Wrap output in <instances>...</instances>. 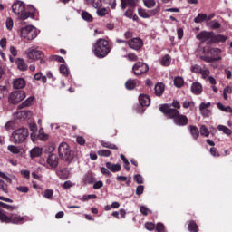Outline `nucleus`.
<instances>
[{
    "mask_svg": "<svg viewBox=\"0 0 232 232\" xmlns=\"http://www.w3.org/2000/svg\"><path fill=\"white\" fill-rule=\"evenodd\" d=\"M218 130L225 133V135H232L231 129L227 128V126L218 125Z\"/></svg>",
    "mask_w": 232,
    "mask_h": 232,
    "instance_id": "31",
    "label": "nucleus"
},
{
    "mask_svg": "<svg viewBox=\"0 0 232 232\" xmlns=\"http://www.w3.org/2000/svg\"><path fill=\"white\" fill-rule=\"evenodd\" d=\"M12 11L14 12V14L18 15V19H20L21 21H24L28 19V17H31V19H34L35 17L33 13L25 11L24 3L21 1H18L12 5Z\"/></svg>",
    "mask_w": 232,
    "mask_h": 232,
    "instance_id": "3",
    "label": "nucleus"
},
{
    "mask_svg": "<svg viewBox=\"0 0 232 232\" xmlns=\"http://www.w3.org/2000/svg\"><path fill=\"white\" fill-rule=\"evenodd\" d=\"M134 180L137 184H144V178L140 176V174H137L134 176Z\"/></svg>",
    "mask_w": 232,
    "mask_h": 232,
    "instance_id": "57",
    "label": "nucleus"
},
{
    "mask_svg": "<svg viewBox=\"0 0 232 232\" xmlns=\"http://www.w3.org/2000/svg\"><path fill=\"white\" fill-rule=\"evenodd\" d=\"M191 92L194 95H200V93H202V84L198 82L192 83Z\"/></svg>",
    "mask_w": 232,
    "mask_h": 232,
    "instance_id": "18",
    "label": "nucleus"
},
{
    "mask_svg": "<svg viewBox=\"0 0 232 232\" xmlns=\"http://www.w3.org/2000/svg\"><path fill=\"white\" fill-rule=\"evenodd\" d=\"M42 154H43V148L41 147H34L30 150L31 159L41 157Z\"/></svg>",
    "mask_w": 232,
    "mask_h": 232,
    "instance_id": "20",
    "label": "nucleus"
},
{
    "mask_svg": "<svg viewBox=\"0 0 232 232\" xmlns=\"http://www.w3.org/2000/svg\"><path fill=\"white\" fill-rule=\"evenodd\" d=\"M132 70H133L134 75H143V73L148 72V71L150 70V67L145 63L138 62L133 65Z\"/></svg>",
    "mask_w": 232,
    "mask_h": 232,
    "instance_id": "10",
    "label": "nucleus"
},
{
    "mask_svg": "<svg viewBox=\"0 0 232 232\" xmlns=\"http://www.w3.org/2000/svg\"><path fill=\"white\" fill-rule=\"evenodd\" d=\"M125 86L127 90H133L137 84L135 83L134 80L130 79L126 82Z\"/></svg>",
    "mask_w": 232,
    "mask_h": 232,
    "instance_id": "42",
    "label": "nucleus"
},
{
    "mask_svg": "<svg viewBox=\"0 0 232 232\" xmlns=\"http://www.w3.org/2000/svg\"><path fill=\"white\" fill-rule=\"evenodd\" d=\"M26 86V81L24 78H17L13 82L14 90H21Z\"/></svg>",
    "mask_w": 232,
    "mask_h": 232,
    "instance_id": "16",
    "label": "nucleus"
},
{
    "mask_svg": "<svg viewBox=\"0 0 232 232\" xmlns=\"http://www.w3.org/2000/svg\"><path fill=\"white\" fill-rule=\"evenodd\" d=\"M209 151L212 157H220V153L218 152V150L217 148L212 147L210 148Z\"/></svg>",
    "mask_w": 232,
    "mask_h": 232,
    "instance_id": "56",
    "label": "nucleus"
},
{
    "mask_svg": "<svg viewBox=\"0 0 232 232\" xmlns=\"http://www.w3.org/2000/svg\"><path fill=\"white\" fill-rule=\"evenodd\" d=\"M126 6H135V0H121L122 10H126Z\"/></svg>",
    "mask_w": 232,
    "mask_h": 232,
    "instance_id": "29",
    "label": "nucleus"
},
{
    "mask_svg": "<svg viewBox=\"0 0 232 232\" xmlns=\"http://www.w3.org/2000/svg\"><path fill=\"white\" fill-rule=\"evenodd\" d=\"M21 37L25 41H34L37 37V29L33 25H27L21 29Z\"/></svg>",
    "mask_w": 232,
    "mask_h": 232,
    "instance_id": "7",
    "label": "nucleus"
},
{
    "mask_svg": "<svg viewBox=\"0 0 232 232\" xmlns=\"http://www.w3.org/2000/svg\"><path fill=\"white\" fill-rule=\"evenodd\" d=\"M156 230L158 232H166L165 227H164V224L158 223L157 226H156Z\"/></svg>",
    "mask_w": 232,
    "mask_h": 232,
    "instance_id": "63",
    "label": "nucleus"
},
{
    "mask_svg": "<svg viewBox=\"0 0 232 232\" xmlns=\"http://www.w3.org/2000/svg\"><path fill=\"white\" fill-rule=\"evenodd\" d=\"M107 169H111L113 173H117V171H121V164H111V162L106 163Z\"/></svg>",
    "mask_w": 232,
    "mask_h": 232,
    "instance_id": "23",
    "label": "nucleus"
},
{
    "mask_svg": "<svg viewBox=\"0 0 232 232\" xmlns=\"http://www.w3.org/2000/svg\"><path fill=\"white\" fill-rule=\"evenodd\" d=\"M28 130L24 127L18 128L14 130L12 134L10 140L14 144H23L26 139H28Z\"/></svg>",
    "mask_w": 232,
    "mask_h": 232,
    "instance_id": "4",
    "label": "nucleus"
},
{
    "mask_svg": "<svg viewBox=\"0 0 232 232\" xmlns=\"http://www.w3.org/2000/svg\"><path fill=\"white\" fill-rule=\"evenodd\" d=\"M174 124H176L177 126H187L188 117L179 113L178 117L175 118Z\"/></svg>",
    "mask_w": 232,
    "mask_h": 232,
    "instance_id": "15",
    "label": "nucleus"
},
{
    "mask_svg": "<svg viewBox=\"0 0 232 232\" xmlns=\"http://www.w3.org/2000/svg\"><path fill=\"white\" fill-rule=\"evenodd\" d=\"M217 106L218 108V110H220V111H225V113H232V108L231 106H225L224 104H222L221 102H218Z\"/></svg>",
    "mask_w": 232,
    "mask_h": 232,
    "instance_id": "26",
    "label": "nucleus"
},
{
    "mask_svg": "<svg viewBox=\"0 0 232 232\" xmlns=\"http://www.w3.org/2000/svg\"><path fill=\"white\" fill-rule=\"evenodd\" d=\"M81 15L83 21H87L88 23H92L93 21V16H92V14L86 11H82Z\"/></svg>",
    "mask_w": 232,
    "mask_h": 232,
    "instance_id": "30",
    "label": "nucleus"
},
{
    "mask_svg": "<svg viewBox=\"0 0 232 232\" xmlns=\"http://www.w3.org/2000/svg\"><path fill=\"white\" fill-rule=\"evenodd\" d=\"M8 151H10L11 153H14V155H19V153L21 152V150H19V148H17L14 145H9L7 147Z\"/></svg>",
    "mask_w": 232,
    "mask_h": 232,
    "instance_id": "41",
    "label": "nucleus"
},
{
    "mask_svg": "<svg viewBox=\"0 0 232 232\" xmlns=\"http://www.w3.org/2000/svg\"><path fill=\"white\" fill-rule=\"evenodd\" d=\"M15 122L14 121H7L5 125V130H6V131H10V130H14V126Z\"/></svg>",
    "mask_w": 232,
    "mask_h": 232,
    "instance_id": "53",
    "label": "nucleus"
},
{
    "mask_svg": "<svg viewBox=\"0 0 232 232\" xmlns=\"http://www.w3.org/2000/svg\"><path fill=\"white\" fill-rule=\"evenodd\" d=\"M8 94V87L5 85H0V100L5 99Z\"/></svg>",
    "mask_w": 232,
    "mask_h": 232,
    "instance_id": "37",
    "label": "nucleus"
},
{
    "mask_svg": "<svg viewBox=\"0 0 232 232\" xmlns=\"http://www.w3.org/2000/svg\"><path fill=\"white\" fill-rule=\"evenodd\" d=\"M97 154L100 157H110V155H111V151L109 150H100L97 151Z\"/></svg>",
    "mask_w": 232,
    "mask_h": 232,
    "instance_id": "43",
    "label": "nucleus"
},
{
    "mask_svg": "<svg viewBox=\"0 0 232 232\" xmlns=\"http://www.w3.org/2000/svg\"><path fill=\"white\" fill-rule=\"evenodd\" d=\"M140 213L142 214V215H145V216H148V215H150V213H151V210H150L147 207H145V206H141L140 208Z\"/></svg>",
    "mask_w": 232,
    "mask_h": 232,
    "instance_id": "55",
    "label": "nucleus"
},
{
    "mask_svg": "<svg viewBox=\"0 0 232 232\" xmlns=\"http://www.w3.org/2000/svg\"><path fill=\"white\" fill-rule=\"evenodd\" d=\"M165 86L164 83L162 82H159L158 84L155 85V95H157V97H160L163 93H164V90H165Z\"/></svg>",
    "mask_w": 232,
    "mask_h": 232,
    "instance_id": "22",
    "label": "nucleus"
},
{
    "mask_svg": "<svg viewBox=\"0 0 232 232\" xmlns=\"http://www.w3.org/2000/svg\"><path fill=\"white\" fill-rule=\"evenodd\" d=\"M139 101L140 104H141L142 106H150V104L151 103V99H150V96L144 94L140 95Z\"/></svg>",
    "mask_w": 232,
    "mask_h": 232,
    "instance_id": "21",
    "label": "nucleus"
},
{
    "mask_svg": "<svg viewBox=\"0 0 232 232\" xmlns=\"http://www.w3.org/2000/svg\"><path fill=\"white\" fill-rule=\"evenodd\" d=\"M59 157L63 160H72V150H70V146L66 142H62L58 147Z\"/></svg>",
    "mask_w": 232,
    "mask_h": 232,
    "instance_id": "8",
    "label": "nucleus"
},
{
    "mask_svg": "<svg viewBox=\"0 0 232 232\" xmlns=\"http://www.w3.org/2000/svg\"><path fill=\"white\" fill-rule=\"evenodd\" d=\"M38 139L39 140H46L48 139V134L44 133V131H43V130H39V134H38Z\"/></svg>",
    "mask_w": 232,
    "mask_h": 232,
    "instance_id": "49",
    "label": "nucleus"
},
{
    "mask_svg": "<svg viewBox=\"0 0 232 232\" xmlns=\"http://www.w3.org/2000/svg\"><path fill=\"white\" fill-rule=\"evenodd\" d=\"M97 15L100 17H104V15H108V9L102 8L97 11Z\"/></svg>",
    "mask_w": 232,
    "mask_h": 232,
    "instance_id": "54",
    "label": "nucleus"
},
{
    "mask_svg": "<svg viewBox=\"0 0 232 232\" xmlns=\"http://www.w3.org/2000/svg\"><path fill=\"white\" fill-rule=\"evenodd\" d=\"M32 111H20L16 113L17 119H20L21 121H26V119L32 118Z\"/></svg>",
    "mask_w": 232,
    "mask_h": 232,
    "instance_id": "17",
    "label": "nucleus"
},
{
    "mask_svg": "<svg viewBox=\"0 0 232 232\" xmlns=\"http://www.w3.org/2000/svg\"><path fill=\"white\" fill-rule=\"evenodd\" d=\"M143 3L146 8H153V6L157 5V2L155 0H143Z\"/></svg>",
    "mask_w": 232,
    "mask_h": 232,
    "instance_id": "44",
    "label": "nucleus"
},
{
    "mask_svg": "<svg viewBox=\"0 0 232 232\" xmlns=\"http://www.w3.org/2000/svg\"><path fill=\"white\" fill-rule=\"evenodd\" d=\"M213 32H207L203 31L197 34L196 38L198 39V41H201V43H206V41H209V39H213Z\"/></svg>",
    "mask_w": 232,
    "mask_h": 232,
    "instance_id": "14",
    "label": "nucleus"
},
{
    "mask_svg": "<svg viewBox=\"0 0 232 232\" xmlns=\"http://www.w3.org/2000/svg\"><path fill=\"white\" fill-rule=\"evenodd\" d=\"M24 99H26V93L24 91L13 92L9 96V101L13 103L21 102V101H24Z\"/></svg>",
    "mask_w": 232,
    "mask_h": 232,
    "instance_id": "11",
    "label": "nucleus"
},
{
    "mask_svg": "<svg viewBox=\"0 0 232 232\" xmlns=\"http://www.w3.org/2000/svg\"><path fill=\"white\" fill-rule=\"evenodd\" d=\"M16 64L18 69L21 70V72H26L28 70V65L26 64V62H24L23 59L19 58L16 61Z\"/></svg>",
    "mask_w": 232,
    "mask_h": 232,
    "instance_id": "25",
    "label": "nucleus"
},
{
    "mask_svg": "<svg viewBox=\"0 0 232 232\" xmlns=\"http://www.w3.org/2000/svg\"><path fill=\"white\" fill-rule=\"evenodd\" d=\"M84 182L85 184H93V182H95V177H93V174H86L84 178Z\"/></svg>",
    "mask_w": 232,
    "mask_h": 232,
    "instance_id": "34",
    "label": "nucleus"
},
{
    "mask_svg": "<svg viewBox=\"0 0 232 232\" xmlns=\"http://www.w3.org/2000/svg\"><path fill=\"white\" fill-rule=\"evenodd\" d=\"M202 53H208V55H202L200 56V59L202 61H205V63H215V61H222V56H220V53H222V50L220 48H203Z\"/></svg>",
    "mask_w": 232,
    "mask_h": 232,
    "instance_id": "1",
    "label": "nucleus"
},
{
    "mask_svg": "<svg viewBox=\"0 0 232 232\" xmlns=\"http://www.w3.org/2000/svg\"><path fill=\"white\" fill-rule=\"evenodd\" d=\"M213 38H214L215 43H226V41H227V37H226L225 35H222V34H218L216 36L214 34Z\"/></svg>",
    "mask_w": 232,
    "mask_h": 232,
    "instance_id": "38",
    "label": "nucleus"
},
{
    "mask_svg": "<svg viewBox=\"0 0 232 232\" xmlns=\"http://www.w3.org/2000/svg\"><path fill=\"white\" fill-rule=\"evenodd\" d=\"M44 198H47L48 200H50L52 197H53V189H46L44 192Z\"/></svg>",
    "mask_w": 232,
    "mask_h": 232,
    "instance_id": "46",
    "label": "nucleus"
},
{
    "mask_svg": "<svg viewBox=\"0 0 232 232\" xmlns=\"http://www.w3.org/2000/svg\"><path fill=\"white\" fill-rule=\"evenodd\" d=\"M97 198V196L95 194H92V195H84L81 200L82 202H86V200H92V199H95Z\"/></svg>",
    "mask_w": 232,
    "mask_h": 232,
    "instance_id": "48",
    "label": "nucleus"
},
{
    "mask_svg": "<svg viewBox=\"0 0 232 232\" xmlns=\"http://www.w3.org/2000/svg\"><path fill=\"white\" fill-rule=\"evenodd\" d=\"M208 14H198V16L194 18V23H203V21H207Z\"/></svg>",
    "mask_w": 232,
    "mask_h": 232,
    "instance_id": "35",
    "label": "nucleus"
},
{
    "mask_svg": "<svg viewBox=\"0 0 232 232\" xmlns=\"http://www.w3.org/2000/svg\"><path fill=\"white\" fill-rule=\"evenodd\" d=\"M94 54L100 59H104L110 53V44L105 39L100 38L94 45Z\"/></svg>",
    "mask_w": 232,
    "mask_h": 232,
    "instance_id": "2",
    "label": "nucleus"
},
{
    "mask_svg": "<svg viewBox=\"0 0 232 232\" xmlns=\"http://www.w3.org/2000/svg\"><path fill=\"white\" fill-rule=\"evenodd\" d=\"M208 24L212 30H218V28H220V23L215 20L211 21Z\"/></svg>",
    "mask_w": 232,
    "mask_h": 232,
    "instance_id": "47",
    "label": "nucleus"
},
{
    "mask_svg": "<svg viewBox=\"0 0 232 232\" xmlns=\"http://www.w3.org/2000/svg\"><path fill=\"white\" fill-rule=\"evenodd\" d=\"M25 55L29 61H40V64H45L44 53L36 47H29L25 51Z\"/></svg>",
    "mask_w": 232,
    "mask_h": 232,
    "instance_id": "5",
    "label": "nucleus"
},
{
    "mask_svg": "<svg viewBox=\"0 0 232 232\" xmlns=\"http://www.w3.org/2000/svg\"><path fill=\"white\" fill-rule=\"evenodd\" d=\"M189 130L191 136L195 140H197V139H198V137L200 136V130H198V128L195 125H190Z\"/></svg>",
    "mask_w": 232,
    "mask_h": 232,
    "instance_id": "24",
    "label": "nucleus"
},
{
    "mask_svg": "<svg viewBox=\"0 0 232 232\" xmlns=\"http://www.w3.org/2000/svg\"><path fill=\"white\" fill-rule=\"evenodd\" d=\"M5 24L7 30H12L14 28V20H12V18H7Z\"/></svg>",
    "mask_w": 232,
    "mask_h": 232,
    "instance_id": "58",
    "label": "nucleus"
},
{
    "mask_svg": "<svg viewBox=\"0 0 232 232\" xmlns=\"http://www.w3.org/2000/svg\"><path fill=\"white\" fill-rule=\"evenodd\" d=\"M188 229L189 232H198V225L193 220H190L188 225Z\"/></svg>",
    "mask_w": 232,
    "mask_h": 232,
    "instance_id": "27",
    "label": "nucleus"
},
{
    "mask_svg": "<svg viewBox=\"0 0 232 232\" xmlns=\"http://www.w3.org/2000/svg\"><path fill=\"white\" fill-rule=\"evenodd\" d=\"M34 97L27 98L21 105L20 108H26L28 106H32V103L34 102Z\"/></svg>",
    "mask_w": 232,
    "mask_h": 232,
    "instance_id": "40",
    "label": "nucleus"
},
{
    "mask_svg": "<svg viewBox=\"0 0 232 232\" xmlns=\"http://www.w3.org/2000/svg\"><path fill=\"white\" fill-rule=\"evenodd\" d=\"M17 191H19L20 193H28V191H30V189L28 188V187L26 186H19L16 187Z\"/></svg>",
    "mask_w": 232,
    "mask_h": 232,
    "instance_id": "60",
    "label": "nucleus"
},
{
    "mask_svg": "<svg viewBox=\"0 0 232 232\" xmlns=\"http://www.w3.org/2000/svg\"><path fill=\"white\" fill-rule=\"evenodd\" d=\"M0 189L3 190L4 193H8V185H6L3 179H0Z\"/></svg>",
    "mask_w": 232,
    "mask_h": 232,
    "instance_id": "51",
    "label": "nucleus"
},
{
    "mask_svg": "<svg viewBox=\"0 0 232 232\" xmlns=\"http://www.w3.org/2000/svg\"><path fill=\"white\" fill-rule=\"evenodd\" d=\"M201 75H202V79H208V77H209V70L208 69H201Z\"/></svg>",
    "mask_w": 232,
    "mask_h": 232,
    "instance_id": "61",
    "label": "nucleus"
},
{
    "mask_svg": "<svg viewBox=\"0 0 232 232\" xmlns=\"http://www.w3.org/2000/svg\"><path fill=\"white\" fill-rule=\"evenodd\" d=\"M138 14L140 17H142L143 19H150V11H146L142 8L138 10Z\"/></svg>",
    "mask_w": 232,
    "mask_h": 232,
    "instance_id": "36",
    "label": "nucleus"
},
{
    "mask_svg": "<svg viewBox=\"0 0 232 232\" xmlns=\"http://www.w3.org/2000/svg\"><path fill=\"white\" fill-rule=\"evenodd\" d=\"M174 85L176 88H182L184 86V78L178 76L174 79Z\"/></svg>",
    "mask_w": 232,
    "mask_h": 232,
    "instance_id": "32",
    "label": "nucleus"
},
{
    "mask_svg": "<svg viewBox=\"0 0 232 232\" xmlns=\"http://www.w3.org/2000/svg\"><path fill=\"white\" fill-rule=\"evenodd\" d=\"M21 175H23V177L24 179H27V180H30V172H29V170H26V169L21 170Z\"/></svg>",
    "mask_w": 232,
    "mask_h": 232,
    "instance_id": "64",
    "label": "nucleus"
},
{
    "mask_svg": "<svg viewBox=\"0 0 232 232\" xmlns=\"http://www.w3.org/2000/svg\"><path fill=\"white\" fill-rule=\"evenodd\" d=\"M56 175L59 177V179H61L62 180H66L68 179H70V170H68L67 169H63L61 170H58L56 172Z\"/></svg>",
    "mask_w": 232,
    "mask_h": 232,
    "instance_id": "19",
    "label": "nucleus"
},
{
    "mask_svg": "<svg viewBox=\"0 0 232 232\" xmlns=\"http://www.w3.org/2000/svg\"><path fill=\"white\" fill-rule=\"evenodd\" d=\"M160 12V6H157L156 8L152 10H149V15L150 17H153V15H157Z\"/></svg>",
    "mask_w": 232,
    "mask_h": 232,
    "instance_id": "52",
    "label": "nucleus"
},
{
    "mask_svg": "<svg viewBox=\"0 0 232 232\" xmlns=\"http://www.w3.org/2000/svg\"><path fill=\"white\" fill-rule=\"evenodd\" d=\"M51 61H57L58 63H64V58L59 55H52L50 57Z\"/></svg>",
    "mask_w": 232,
    "mask_h": 232,
    "instance_id": "59",
    "label": "nucleus"
},
{
    "mask_svg": "<svg viewBox=\"0 0 232 232\" xmlns=\"http://www.w3.org/2000/svg\"><path fill=\"white\" fill-rule=\"evenodd\" d=\"M0 208H4V209H8V211H14V209H17L16 207L8 205L6 203H3L0 201Z\"/></svg>",
    "mask_w": 232,
    "mask_h": 232,
    "instance_id": "45",
    "label": "nucleus"
},
{
    "mask_svg": "<svg viewBox=\"0 0 232 232\" xmlns=\"http://www.w3.org/2000/svg\"><path fill=\"white\" fill-rule=\"evenodd\" d=\"M161 64L162 66H169L171 64V56L169 54H166L161 59Z\"/></svg>",
    "mask_w": 232,
    "mask_h": 232,
    "instance_id": "33",
    "label": "nucleus"
},
{
    "mask_svg": "<svg viewBox=\"0 0 232 232\" xmlns=\"http://www.w3.org/2000/svg\"><path fill=\"white\" fill-rule=\"evenodd\" d=\"M199 133L203 137H208L209 136V130L206 127V125H201L199 128Z\"/></svg>",
    "mask_w": 232,
    "mask_h": 232,
    "instance_id": "39",
    "label": "nucleus"
},
{
    "mask_svg": "<svg viewBox=\"0 0 232 232\" xmlns=\"http://www.w3.org/2000/svg\"><path fill=\"white\" fill-rule=\"evenodd\" d=\"M47 165L44 164V166H46L49 169H52L53 168H57L59 164V158L55 154H51L47 160H46Z\"/></svg>",
    "mask_w": 232,
    "mask_h": 232,
    "instance_id": "13",
    "label": "nucleus"
},
{
    "mask_svg": "<svg viewBox=\"0 0 232 232\" xmlns=\"http://www.w3.org/2000/svg\"><path fill=\"white\" fill-rule=\"evenodd\" d=\"M0 221L5 222V224H23V222H24V217H21L17 214H12L8 217L0 209Z\"/></svg>",
    "mask_w": 232,
    "mask_h": 232,
    "instance_id": "6",
    "label": "nucleus"
},
{
    "mask_svg": "<svg viewBox=\"0 0 232 232\" xmlns=\"http://www.w3.org/2000/svg\"><path fill=\"white\" fill-rule=\"evenodd\" d=\"M60 72L63 74V75H69L70 73V71L68 70V67L64 64H62L60 66Z\"/></svg>",
    "mask_w": 232,
    "mask_h": 232,
    "instance_id": "50",
    "label": "nucleus"
},
{
    "mask_svg": "<svg viewBox=\"0 0 232 232\" xmlns=\"http://www.w3.org/2000/svg\"><path fill=\"white\" fill-rule=\"evenodd\" d=\"M101 145L103 148H108V150H119V147H117V145L110 143L109 141L102 140Z\"/></svg>",
    "mask_w": 232,
    "mask_h": 232,
    "instance_id": "28",
    "label": "nucleus"
},
{
    "mask_svg": "<svg viewBox=\"0 0 232 232\" xmlns=\"http://www.w3.org/2000/svg\"><path fill=\"white\" fill-rule=\"evenodd\" d=\"M127 44L129 47L131 48V50H140V48H142L144 44V42H142V39L136 37L129 40L127 42Z\"/></svg>",
    "mask_w": 232,
    "mask_h": 232,
    "instance_id": "12",
    "label": "nucleus"
},
{
    "mask_svg": "<svg viewBox=\"0 0 232 232\" xmlns=\"http://www.w3.org/2000/svg\"><path fill=\"white\" fill-rule=\"evenodd\" d=\"M161 113H164V115H167L169 119H173V121L175 119H177L178 115L180 113L179 112V110L171 108L169 104H164L160 108Z\"/></svg>",
    "mask_w": 232,
    "mask_h": 232,
    "instance_id": "9",
    "label": "nucleus"
},
{
    "mask_svg": "<svg viewBox=\"0 0 232 232\" xmlns=\"http://www.w3.org/2000/svg\"><path fill=\"white\" fill-rule=\"evenodd\" d=\"M155 224L149 222L145 224V229H147L148 231H153V229H155Z\"/></svg>",
    "mask_w": 232,
    "mask_h": 232,
    "instance_id": "62",
    "label": "nucleus"
}]
</instances>
